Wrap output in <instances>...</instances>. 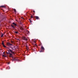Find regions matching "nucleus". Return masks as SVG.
<instances>
[{
	"label": "nucleus",
	"mask_w": 78,
	"mask_h": 78,
	"mask_svg": "<svg viewBox=\"0 0 78 78\" xmlns=\"http://www.w3.org/2000/svg\"><path fill=\"white\" fill-rule=\"evenodd\" d=\"M22 39L23 40H25V41H28V39L27 38H26L25 37H22Z\"/></svg>",
	"instance_id": "obj_3"
},
{
	"label": "nucleus",
	"mask_w": 78,
	"mask_h": 78,
	"mask_svg": "<svg viewBox=\"0 0 78 78\" xmlns=\"http://www.w3.org/2000/svg\"><path fill=\"white\" fill-rule=\"evenodd\" d=\"M31 18H33V15H31L30 16Z\"/></svg>",
	"instance_id": "obj_19"
},
{
	"label": "nucleus",
	"mask_w": 78,
	"mask_h": 78,
	"mask_svg": "<svg viewBox=\"0 0 78 78\" xmlns=\"http://www.w3.org/2000/svg\"><path fill=\"white\" fill-rule=\"evenodd\" d=\"M41 50H44V47L42 46L41 47Z\"/></svg>",
	"instance_id": "obj_8"
},
{
	"label": "nucleus",
	"mask_w": 78,
	"mask_h": 78,
	"mask_svg": "<svg viewBox=\"0 0 78 78\" xmlns=\"http://www.w3.org/2000/svg\"><path fill=\"white\" fill-rule=\"evenodd\" d=\"M1 7H2V8H6V7L4 5L1 6Z\"/></svg>",
	"instance_id": "obj_12"
},
{
	"label": "nucleus",
	"mask_w": 78,
	"mask_h": 78,
	"mask_svg": "<svg viewBox=\"0 0 78 78\" xmlns=\"http://www.w3.org/2000/svg\"><path fill=\"white\" fill-rule=\"evenodd\" d=\"M3 54H5V52H4L3 53Z\"/></svg>",
	"instance_id": "obj_24"
},
{
	"label": "nucleus",
	"mask_w": 78,
	"mask_h": 78,
	"mask_svg": "<svg viewBox=\"0 0 78 78\" xmlns=\"http://www.w3.org/2000/svg\"><path fill=\"white\" fill-rule=\"evenodd\" d=\"M12 53L13 54H14L15 53L14 52H12V51L11 50V49H9V50H7V51H6V54L7 55H8L9 53Z\"/></svg>",
	"instance_id": "obj_1"
},
{
	"label": "nucleus",
	"mask_w": 78,
	"mask_h": 78,
	"mask_svg": "<svg viewBox=\"0 0 78 78\" xmlns=\"http://www.w3.org/2000/svg\"><path fill=\"white\" fill-rule=\"evenodd\" d=\"M20 29L21 30H22V31L23 30V28L21 27V28H20Z\"/></svg>",
	"instance_id": "obj_13"
},
{
	"label": "nucleus",
	"mask_w": 78,
	"mask_h": 78,
	"mask_svg": "<svg viewBox=\"0 0 78 78\" xmlns=\"http://www.w3.org/2000/svg\"><path fill=\"white\" fill-rule=\"evenodd\" d=\"M12 24H13V25H15V26H17V25H16V23H13Z\"/></svg>",
	"instance_id": "obj_11"
},
{
	"label": "nucleus",
	"mask_w": 78,
	"mask_h": 78,
	"mask_svg": "<svg viewBox=\"0 0 78 78\" xmlns=\"http://www.w3.org/2000/svg\"><path fill=\"white\" fill-rule=\"evenodd\" d=\"M41 44H39V46H41Z\"/></svg>",
	"instance_id": "obj_23"
},
{
	"label": "nucleus",
	"mask_w": 78,
	"mask_h": 78,
	"mask_svg": "<svg viewBox=\"0 0 78 78\" xmlns=\"http://www.w3.org/2000/svg\"><path fill=\"white\" fill-rule=\"evenodd\" d=\"M3 35H5V34H2L1 35V37H3Z\"/></svg>",
	"instance_id": "obj_10"
},
{
	"label": "nucleus",
	"mask_w": 78,
	"mask_h": 78,
	"mask_svg": "<svg viewBox=\"0 0 78 78\" xmlns=\"http://www.w3.org/2000/svg\"><path fill=\"white\" fill-rule=\"evenodd\" d=\"M35 18L37 19V20H39V18L38 16H35Z\"/></svg>",
	"instance_id": "obj_6"
},
{
	"label": "nucleus",
	"mask_w": 78,
	"mask_h": 78,
	"mask_svg": "<svg viewBox=\"0 0 78 78\" xmlns=\"http://www.w3.org/2000/svg\"><path fill=\"white\" fill-rule=\"evenodd\" d=\"M9 57L12 58V54H11V53H9Z\"/></svg>",
	"instance_id": "obj_5"
},
{
	"label": "nucleus",
	"mask_w": 78,
	"mask_h": 78,
	"mask_svg": "<svg viewBox=\"0 0 78 78\" xmlns=\"http://www.w3.org/2000/svg\"><path fill=\"white\" fill-rule=\"evenodd\" d=\"M40 52H41V51H40Z\"/></svg>",
	"instance_id": "obj_26"
},
{
	"label": "nucleus",
	"mask_w": 78,
	"mask_h": 78,
	"mask_svg": "<svg viewBox=\"0 0 78 78\" xmlns=\"http://www.w3.org/2000/svg\"><path fill=\"white\" fill-rule=\"evenodd\" d=\"M6 44L8 46L13 45V44H10V43L9 42H8Z\"/></svg>",
	"instance_id": "obj_2"
},
{
	"label": "nucleus",
	"mask_w": 78,
	"mask_h": 78,
	"mask_svg": "<svg viewBox=\"0 0 78 78\" xmlns=\"http://www.w3.org/2000/svg\"><path fill=\"white\" fill-rule=\"evenodd\" d=\"M29 21L31 23V22H32L31 21V20H30V19H29Z\"/></svg>",
	"instance_id": "obj_17"
},
{
	"label": "nucleus",
	"mask_w": 78,
	"mask_h": 78,
	"mask_svg": "<svg viewBox=\"0 0 78 78\" xmlns=\"http://www.w3.org/2000/svg\"><path fill=\"white\" fill-rule=\"evenodd\" d=\"M2 45L5 48H6V47L5 45V44H4V43L3 42V41L2 42Z\"/></svg>",
	"instance_id": "obj_4"
},
{
	"label": "nucleus",
	"mask_w": 78,
	"mask_h": 78,
	"mask_svg": "<svg viewBox=\"0 0 78 78\" xmlns=\"http://www.w3.org/2000/svg\"><path fill=\"white\" fill-rule=\"evenodd\" d=\"M35 47H36V46H37V45L36 44H35Z\"/></svg>",
	"instance_id": "obj_21"
},
{
	"label": "nucleus",
	"mask_w": 78,
	"mask_h": 78,
	"mask_svg": "<svg viewBox=\"0 0 78 78\" xmlns=\"http://www.w3.org/2000/svg\"><path fill=\"white\" fill-rule=\"evenodd\" d=\"M34 43H36V41H34Z\"/></svg>",
	"instance_id": "obj_25"
},
{
	"label": "nucleus",
	"mask_w": 78,
	"mask_h": 78,
	"mask_svg": "<svg viewBox=\"0 0 78 78\" xmlns=\"http://www.w3.org/2000/svg\"><path fill=\"white\" fill-rule=\"evenodd\" d=\"M11 44H13V42L12 41H11Z\"/></svg>",
	"instance_id": "obj_18"
},
{
	"label": "nucleus",
	"mask_w": 78,
	"mask_h": 78,
	"mask_svg": "<svg viewBox=\"0 0 78 78\" xmlns=\"http://www.w3.org/2000/svg\"><path fill=\"white\" fill-rule=\"evenodd\" d=\"M11 27H12V28H14V29H15V27H14V26H13V25H11Z\"/></svg>",
	"instance_id": "obj_9"
},
{
	"label": "nucleus",
	"mask_w": 78,
	"mask_h": 78,
	"mask_svg": "<svg viewBox=\"0 0 78 78\" xmlns=\"http://www.w3.org/2000/svg\"><path fill=\"white\" fill-rule=\"evenodd\" d=\"M8 64H9V63H8Z\"/></svg>",
	"instance_id": "obj_27"
},
{
	"label": "nucleus",
	"mask_w": 78,
	"mask_h": 78,
	"mask_svg": "<svg viewBox=\"0 0 78 78\" xmlns=\"http://www.w3.org/2000/svg\"><path fill=\"white\" fill-rule=\"evenodd\" d=\"M13 9L14 10V12H16V9Z\"/></svg>",
	"instance_id": "obj_14"
},
{
	"label": "nucleus",
	"mask_w": 78,
	"mask_h": 78,
	"mask_svg": "<svg viewBox=\"0 0 78 78\" xmlns=\"http://www.w3.org/2000/svg\"><path fill=\"white\" fill-rule=\"evenodd\" d=\"M13 60H14V61H15V60H16V59L15 58H13Z\"/></svg>",
	"instance_id": "obj_20"
},
{
	"label": "nucleus",
	"mask_w": 78,
	"mask_h": 78,
	"mask_svg": "<svg viewBox=\"0 0 78 78\" xmlns=\"http://www.w3.org/2000/svg\"><path fill=\"white\" fill-rule=\"evenodd\" d=\"M33 12H35V11H34Z\"/></svg>",
	"instance_id": "obj_22"
},
{
	"label": "nucleus",
	"mask_w": 78,
	"mask_h": 78,
	"mask_svg": "<svg viewBox=\"0 0 78 78\" xmlns=\"http://www.w3.org/2000/svg\"><path fill=\"white\" fill-rule=\"evenodd\" d=\"M10 47L11 48H12V49H13V47H12V46H11Z\"/></svg>",
	"instance_id": "obj_16"
},
{
	"label": "nucleus",
	"mask_w": 78,
	"mask_h": 78,
	"mask_svg": "<svg viewBox=\"0 0 78 78\" xmlns=\"http://www.w3.org/2000/svg\"><path fill=\"white\" fill-rule=\"evenodd\" d=\"M15 32L16 34H18V32L17 31H15Z\"/></svg>",
	"instance_id": "obj_15"
},
{
	"label": "nucleus",
	"mask_w": 78,
	"mask_h": 78,
	"mask_svg": "<svg viewBox=\"0 0 78 78\" xmlns=\"http://www.w3.org/2000/svg\"><path fill=\"white\" fill-rule=\"evenodd\" d=\"M3 57H5V58H6L7 57V56L6 55V54H5L4 55H2Z\"/></svg>",
	"instance_id": "obj_7"
}]
</instances>
